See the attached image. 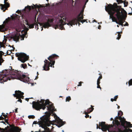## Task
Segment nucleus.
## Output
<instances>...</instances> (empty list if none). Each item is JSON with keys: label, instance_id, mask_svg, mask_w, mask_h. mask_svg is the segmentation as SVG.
I'll use <instances>...</instances> for the list:
<instances>
[{"label": "nucleus", "instance_id": "obj_28", "mask_svg": "<svg viewBox=\"0 0 132 132\" xmlns=\"http://www.w3.org/2000/svg\"><path fill=\"white\" fill-rule=\"evenodd\" d=\"M117 33H118L117 35V38L116 39L119 40L121 36V35L120 34V32H117Z\"/></svg>", "mask_w": 132, "mask_h": 132}, {"label": "nucleus", "instance_id": "obj_42", "mask_svg": "<svg viewBox=\"0 0 132 132\" xmlns=\"http://www.w3.org/2000/svg\"><path fill=\"white\" fill-rule=\"evenodd\" d=\"M82 82L81 81H80L79 82V84L77 85V86H81V84L82 83Z\"/></svg>", "mask_w": 132, "mask_h": 132}, {"label": "nucleus", "instance_id": "obj_27", "mask_svg": "<svg viewBox=\"0 0 132 132\" xmlns=\"http://www.w3.org/2000/svg\"><path fill=\"white\" fill-rule=\"evenodd\" d=\"M118 95H116V96L114 97V98L113 99L112 98H111V101L112 102H113V101H117V98H118Z\"/></svg>", "mask_w": 132, "mask_h": 132}, {"label": "nucleus", "instance_id": "obj_57", "mask_svg": "<svg viewBox=\"0 0 132 132\" xmlns=\"http://www.w3.org/2000/svg\"><path fill=\"white\" fill-rule=\"evenodd\" d=\"M97 22L95 20H94L93 21V22Z\"/></svg>", "mask_w": 132, "mask_h": 132}, {"label": "nucleus", "instance_id": "obj_20", "mask_svg": "<svg viewBox=\"0 0 132 132\" xmlns=\"http://www.w3.org/2000/svg\"><path fill=\"white\" fill-rule=\"evenodd\" d=\"M4 54V53L2 51H0V65H2V63L4 60L2 58V55Z\"/></svg>", "mask_w": 132, "mask_h": 132}, {"label": "nucleus", "instance_id": "obj_30", "mask_svg": "<svg viewBox=\"0 0 132 132\" xmlns=\"http://www.w3.org/2000/svg\"><path fill=\"white\" fill-rule=\"evenodd\" d=\"M21 66H22V67L24 69H25L26 68H27V64H25L24 63L23 64H21Z\"/></svg>", "mask_w": 132, "mask_h": 132}, {"label": "nucleus", "instance_id": "obj_15", "mask_svg": "<svg viewBox=\"0 0 132 132\" xmlns=\"http://www.w3.org/2000/svg\"><path fill=\"white\" fill-rule=\"evenodd\" d=\"M66 23L61 20H60L59 22L57 25H56L55 27V29L59 28L61 30H63L64 28L63 26Z\"/></svg>", "mask_w": 132, "mask_h": 132}, {"label": "nucleus", "instance_id": "obj_46", "mask_svg": "<svg viewBox=\"0 0 132 132\" xmlns=\"http://www.w3.org/2000/svg\"><path fill=\"white\" fill-rule=\"evenodd\" d=\"M14 50H8V51H10L11 52V53H12V52H14ZM7 52H8V50H7V54H9L7 53Z\"/></svg>", "mask_w": 132, "mask_h": 132}, {"label": "nucleus", "instance_id": "obj_35", "mask_svg": "<svg viewBox=\"0 0 132 132\" xmlns=\"http://www.w3.org/2000/svg\"><path fill=\"white\" fill-rule=\"evenodd\" d=\"M126 131L127 132H132V130L129 128L128 129H126Z\"/></svg>", "mask_w": 132, "mask_h": 132}, {"label": "nucleus", "instance_id": "obj_38", "mask_svg": "<svg viewBox=\"0 0 132 132\" xmlns=\"http://www.w3.org/2000/svg\"><path fill=\"white\" fill-rule=\"evenodd\" d=\"M123 22H125V23H126V24H125L123 25L124 26H128L129 24H128V23L127 22H125V20H124Z\"/></svg>", "mask_w": 132, "mask_h": 132}, {"label": "nucleus", "instance_id": "obj_26", "mask_svg": "<svg viewBox=\"0 0 132 132\" xmlns=\"http://www.w3.org/2000/svg\"><path fill=\"white\" fill-rule=\"evenodd\" d=\"M24 94V93L23 92H21V93H19V96L18 97V98H22L23 99L24 98V96L23 95Z\"/></svg>", "mask_w": 132, "mask_h": 132}, {"label": "nucleus", "instance_id": "obj_6", "mask_svg": "<svg viewBox=\"0 0 132 132\" xmlns=\"http://www.w3.org/2000/svg\"><path fill=\"white\" fill-rule=\"evenodd\" d=\"M84 9H82L79 14L78 15L76 18H74L72 20L69 21L67 23V25L70 26H72L73 25H75V24L77 25V23L80 21V22L83 23L84 22L81 20L83 19V12ZM84 22H85V20Z\"/></svg>", "mask_w": 132, "mask_h": 132}, {"label": "nucleus", "instance_id": "obj_61", "mask_svg": "<svg viewBox=\"0 0 132 132\" xmlns=\"http://www.w3.org/2000/svg\"><path fill=\"white\" fill-rule=\"evenodd\" d=\"M37 76H38V75H39V73H38V72H37Z\"/></svg>", "mask_w": 132, "mask_h": 132}, {"label": "nucleus", "instance_id": "obj_11", "mask_svg": "<svg viewBox=\"0 0 132 132\" xmlns=\"http://www.w3.org/2000/svg\"><path fill=\"white\" fill-rule=\"evenodd\" d=\"M118 119L120 120L121 125L124 128H126V127L125 126V119L124 117H122L119 115L118 116H116L115 118V120L113 121V123L117 126H118L120 124V123L118 120Z\"/></svg>", "mask_w": 132, "mask_h": 132}, {"label": "nucleus", "instance_id": "obj_39", "mask_svg": "<svg viewBox=\"0 0 132 132\" xmlns=\"http://www.w3.org/2000/svg\"><path fill=\"white\" fill-rule=\"evenodd\" d=\"M16 98L18 99V100L17 101L20 102L21 103L22 102V100H21V98Z\"/></svg>", "mask_w": 132, "mask_h": 132}, {"label": "nucleus", "instance_id": "obj_25", "mask_svg": "<svg viewBox=\"0 0 132 132\" xmlns=\"http://www.w3.org/2000/svg\"><path fill=\"white\" fill-rule=\"evenodd\" d=\"M4 26L3 25H0V31L4 32L5 30Z\"/></svg>", "mask_w": 132, "mask_h": 132}, {"label": "nucleus", "instance_id": "obj_31", "mask_svg": "<svg viewBox=\"0 0 132 132\" xmlns=\"http://www.w3.org/2000/svg\"><path fill=\"white\" fill-rule=\"evenodd\" d=\"M71 97L70 96H68L66 98V101L69 102L70 100H71Z\"/></svg>", "mask_w": 132, "mask_h": 132}, {"label": "nucleus", "instance_id": "obj_56", "mask_svg": "<svg viewBox=\"0 0 132 132\" xmlns=\"http://www.w3.org/2000/svg\"><path fill=\"white\" fill-rule=\"evenodd\" d=\"M113 120V118H111L110 119V120L112 121Z\"/></svg>", "mask_w": 132, "mask_h": 132}, {"label": "nucleus", "instance_id": "obj_47", "mask_svg": "<svg viewBox=\"0 0 132 132\" xmlns=\"http://www.w3.org/2000/svg\"><path fill=\"white\" fill-rule=\"evenodd\" d=\"M38 122H37V121H34L33 122V124H38Z\"/></svg>", "mask_w": 132, "mask_h": 132}, {"label": "nucleus", "instance_id": "obj_17", "mask_svg": "<svg viewBox=\"0 0 132 132\" xmlns=\"http://www.w3.org/2000/svg\"><path fill=\"white\" fill-rule=\"evenodd\" d=\"M48 110L50 111H52L54 110L55 107L53 105V104H49L47 106Z\"/></svg>", "mask_w": 132, "mask_h": 132}, {"label": "nucleus", "instance_id": "obj_10", "mask_svg": "<svg viewBox=\"0 0 132 132\" xmlns=\"http://www.w3.org/2000/svg\"><path fill=\"white\" fill-rule=\"evenodd\" d=\"M29 30V29L27 28L26 30L25 31L24 30H22L21 32V33H17V34H16L14 35L12 37V39L13 41L16 42L18 41L20 37L22 38V40H24V38L25 37H27V36H26V35L27 34V31Z\"/></svg>", "mask_w": 132, "mask_h": 132}, {"label": "nucleus", "instance_id": "obj_4", "mask_svg": "<svg viewBox=\"0 0 132 132\" xmlns=\"http://www.w3.org/2000/svg\"><path fill=\"white\" fill-rule=\"evenodd\" d=\"M59 57V56L55 54H53L50 56L48 59L50 62L46 60L44 61L45 64L43 67V70L45 71L49 70H50V67L54 68L53 65L55 63V60Z\"/></svg>", "mask_w": 132, "mask_h": 132}, {"label": "nucleus", "instance_id": "obj_58", "mask_svg": "<svg viewBox=\"0 0 132 132\" xmlns=\"http://www.w3.org/2000/svg\"><path fill=\"white\" fill-rule=\"evenodd\" d=\"M117 108L118 109H119L120 108V106H118Z\"/></svg>", "mask_w": 132, "mask_h": 132}, {"label": "nucleus", "instance_id": "obj_19", "mask_svg": "<svg viewBox=\"0 0 132 132\" xmlns=\"http://www.w3.org/2000/svg\"><path fill=\"white\" fill-rule=\"evenodd\" d=\"M4 0V5L1 4V8L2 10H3L4 8L6 7H8L9 6V4L7 3H5V0Z\"/></svg>", "mask_w": 132, "mask_h": 132}, {"label": "nucleus", "instance_id": "obj_37", "mask_svg": "<svg viewBox=\"0 0 132 132\" xmlns=\"http://www.w3.org/2000/svg\"><path fill=\"white\" fill-rule=\"evenodd\" d=\"M2 115L4 117V118H6L8 117L7 116V115H5V114L4 113H2Z\"/></svg>", "mask_w": 132, "mask_h": 132}, {"label": "nucleus", "instance_id": "obj_45", "mask_svg": "<svg viewBox=\"0 0 132 132\" xmlns=\"http://www.w3.org/2000/svg\"><path fill=\"white\" fill-rule=\"evenodd\" d=\"M8 46H9L11 48V50H14L15 49V48L14 47H11V46H10V45H9Z\"/></svg>", "mask_w": 132, "mask_h": 132}, {"label": "nucleus", "instance_id": "obj_50", "mask_svg": "<svg viewBox=\"0 0 132 132\" xmlns=\"http://www.w3.org/2000/svg\"><path fill=\"white\" fill-rule=\"evenodd\" d=\"M117 1L118 3L119 2L122 3L123 2L122 1L120 0H119V1L118 0H117Z\"/></svg>", "mask_w": 132, "mask_h": 132}, {"label": "nucleus", "instance_id": "obj_8", "mask_svg": "<svg viewBox=\"0 0 132 132\" xmlns=\"http://www.w3.org/2000/svg\"><path fill=\"white\" fill-rule=\"evenodd\" d=\"M8 125L10 127V128L8 129L9 128L8 126L4 129L0 128V132H20L21 130V129L18 126H15L14 124Z\"/></svg>", "mask_w": 132, "mask_h": 132}, {"label": "nucleus", "instance_id": "obj_23", "mask_svg": "<svg viewBox=\"0 0 132 132\" xmlns=\"http://www.w3.org/2000/svg\"><path fill=\"white\" fill-rule=\"evenodd\" d=\"M10 16L12 19H15V18H18L19 17V15L15 13L13 14L12 15H11Z\"/></svg>", "mask_w": 132, "mask_h": 132}, {"label": "nucleus", "instance_id": "obj_16", "mask_svg": "<svg viewBox=\"0 0 132 132\" xmlns=\"http://www.w3.org/2000/svg\"><path fill=\"white\" fill-rule=\"evenodd\" d=\"M91 108H89L88 109V110L85 111L84 112V113L86 114V115L85 116V117L86 118H88L89 117V116L88 114L89 113L91 112H92L94 109V108H93L94 106H93L92 105H91Z\"/></svg>", "mask_w": 132, "mask_h": 132}, {"label": "nucleus", "instance_id": "obj_36", "mask_svg": "<svg viewBox=\"0 0 132 132\" xmlns=\"http://www.w3.org/2000/svg\"><path fill=\"white\" fill-rule=\"evenodd\" d=\"M28 117L30 119V118H32V119H34L35 118V117L33 115H31V116H28Z\"/></svg>", "mask_w": 132, "mask_h": 132}, {"label": "nucleus", "instance_id": "obj_44", "mask_svg": "<svg viewBox=\"0 0 132 132\" xmlns=\"http://www.w3.org/2000/svg\"><path fill=\"white\" fill-rule=\"evenodd\" d=\"M99 75H100V76L99 77L98 79H100V80L101 79H102V75H101V73H100L99 74Z\"/></svg>", "mask_w": 132, "mask_h": 132}, {"label": "nucleus", "instance_id": "obj_59", "mask_svg": "<svg viewBox=\"0 0 132 132\" xmlns=\"http://www.w3.org/2000/svg\"><path fill=\"white\" fill-rule=\"evenodd\" d=\"M38 76H37L36 77V79L38 78Z\"/></svg>", "mask_w": 132, "mask_h": 132}, {"label": "nucleus", "instance_id": "obj_64", "mask_svg": "<svg viewBox=\"0 0 132 132\" xmlns=\"http://www.w3.org/2000/svg\"><path fill=\"white\" fill-rule=\"evenodd\" d=\"M91 118V116H90V118Z\"/></svg>", "mask_w": 132, "mask_h": 132}, {"label": "nucleus", "instance_id": "obj_54", "mask_svg": "<svg viewBox=\"0 0 132 132\" xmlns=\"http://www.w3.org/2000/svg\"><path fill=\"white\" fill-rule=\"evenodd\" d=\"M17 108L16 109H15V113H16L17 112Z\"/></svg>", "mask_w": 132, "mask_h": 132}, {"label": "nucleus", "instance_id": "obj_63", "mask_svg": "<svg viewBox=\"0 0 132 132\" xmlns=\"http://www.w3.org/2000/svg\"><path fill=\"white\" fill-rule=\"evenodd\" d=\"M43 30V28H42L41 29V30L42 31Z\"/></svg>", "mask_w": 132, "mask_h": 132}, {"label": "nucleus", "instance_id": "obj_13", "mask_svg": "<svg viewBox=\"0 0 132 132\" xmlns=\"http://www.w3.org/2000/svg\"><path fill=\"white\" fill-rule=\"evenodd\" d=\"M15 55L18 57V60L23 63L28 60L29 58V56L24 53H16Z\"/></svg>", "mask_w": 132, "mask_h": 132}, {"label": "nucleus", "instance_id": "obj_5", "mask_svg": "<svg viewBox=\"0 0 132 132\" xmlns=\"http://www.w3.org/2000/svg\"><path fill=\"white\" fill-rule=\"evenodd\" d=\"M122 11H121L120 12L117 11L115 12L114 14L115 17L117 18L118 21L120 22L119 25L123 26L124 25L123 23L124 20H125L127 17V12L123 8H121Z\"/></svg>", "mask_w": 132, "mask_h": 132}, {"label": "nucleus", "instance_id": "obj_22", "mask_svg": "<svg viewBox=\"0 0 132 132\" xmlns=\"http://www.w3.org/2000/svg\"><path fill=\"white\" fill-rule=\"evenodd\" d=\"M26 25H28L29 26V27L30 28H33L34 27V25L36 24V23H32L31 24H29L28 22L27 21H26Z\"/></svg>", "mask_w": 132, "mask_h": 132}, {"label": "nucleus", "instance_id": "obj_53", "mask_svg": "<svg viewBox=\"0 0 132 132\" xmlns=\"http://www.w3.org/2000/svg\"><path fill=\"white\" fill-rule=\"evenodd\" d=\"M29 98H26L25 100H26V101H28L29 100Z\"/></svg>", "mask_w": 132, "mask_h": 132}, {"label": "nucleus", "instance_id": "obj_60", "mask_svg": "<svg viewBox=\"0 0 132 132\" xmlns=\"http://www.w3.org/2000/svg\"><path fill=\"white\" fill-rule=\"evenodd\" d=\"M4 38H5L6 37L5 36V35H4Z\"/></svg>", "mask_w": 132, "mask_h": 132}, {"label": "nucleus", "instance_id": "obj_24", "mask_svg": "<svg viewBox=\"0 0 132 132\" xmlns=\"http://www.w3.org/2000/svg\"><path fill=\"white\" fill-rule=\"evenodd\" d=\"M126 123V126L127 127V126H128L129 127L131 128L132 127V124H131L129 122H128L126 121H125V123Z\"/></svg>", "mask_w": 132, "mask_h": 132}, {"label": "nucleus", "instance_id": "obj_7", "mask_svg": "<svg viewBox=\"0 0 132 132\" xmlns=\"http://www.w3.org/2000/svg\"><path fill=\"white\" fill-rule=\"evenodd\" d=\"M41 120L38 121V124L39 127L44 129L45 130H49V128L46 126L49 127L51 124H53L52 122L50 121L48 118H43L41 119Z\"/></svg>", "mask_w": 132, "mask_h": 132}, {"label": "nucleus", "instance_id": "obj_48", "mask_svg": "<svg viewBox=\"0 0 132 132\" xmlns=\"http://www.w3.org/2000/svg\"><path fill=\"white\" fill-rule=\"evenodd\" d=\"M128 3V2L126 3V4L125 3H123V4L124 5V7H126L127 5V4Z\"/></svg>", "mask_w": 132, "mask_h": 132}, {"label": "nucleus", "instance_id": "obj_62", "mask_svg": "<svg viewBox=\"0 0 132 132\" xmlns=\"http://www.w3.org/2000/svg\"><path fill=\"white\" fill-rule=\"evenodd\" d=\"M117 27H119V26L118 25H117Z\"/></svg>", "mask_w": 132, "mask_h": 132}, {"label": "nucleus", "instance_id": "obj_12", "mask_svg": "<svg viewBox=\"0 0 132 132\" xmlns=\"http://www.w3.org/2000/svg\"><path fill=\"white\" fill-rule=\"evenodd\" d=\"M97 129L98 128L99 129H101L100 127H101V129L104 131H106L107 130H108L109 132H110V130H111L113 128V127L112 125H106L105 122H100L99 123V126L100 127H99L98 125L97 124Z\"/></svg>", "mask_w": 132, "mask_h": 132}, {"label": "nucleus", "instance_id": "obj_51", "mask_svg": "<svg viewBox=\"0 0 132 132\" xmlns=\"http://www.w3.org/2000/svg\"><path fill=\"white\" fill-rule=\"evenodd\" d=\"M131 10H132L131 12L129 13L128 14L132 15V8H131Z\"/></svg>", "mask_w": 132, "mask_h": 132}, {"label": "nucleus", "instance_id": "obj_14", "mask_svg": "<svg viewBox=\"0 0 132 132\" xmlns=\"http://www.w3.org/2000/svg\"><path fill=\"white\" fill-rule=\"evenodd\" d=\"M46 21L42 23V26L45 28H48L53 24L54 20L48 16H46L45 18Z\"/></svg>", "mask_w": 132, "mask_h": 132}, {"label": "nucleus", "instance_id": "obj_9", "mask_svg": "<svg viewBox=\"0 0 132 132\" xmlns=\"http://www.w3.org/2000/svg\"><path fill=\"white\" fill-rule=\"evenodd\" d=\"M41 7H42L41 5H38L37 4L34 5L33 4L31 6L28 5L27 6H25L24 9L22 10H18L16 11V13H17L18 11H19L20 13L21 12H25L27 14L32 9L33 10L35 9L36 10L37 8L39 9Z\"/></svg>", "mask_w": 132, "mask_h": 132}, {"label": "nucleus", "instance_id": "obj_2", "mask_svg": "<svg viewBox=\"0 0 132 132\" xmlns=\"http://www.w3.org/2000/svg\"><path fill=\"white\" fill-rule=\"evenodd\" d=\"M121 6H118L116 4V6H114L112 5H108L106 8L105 7V10L108 12V14L110 15V19H111L113 22H115L117 24L119 25L120 22L118 20L117 18L115 17L114 16L115 12L117 11L120 12L121 11H122L121 9Z\"/></svg>", "mask_w": 132, "mask_h": 132}, {"label": "nucleus", "instance_id": "obj_52", "mask_svg": "<svg viewBox=\"0 0 132 132\" xmlns=\"http://www.w3.org/2000/svg\"><path fill=\"white\" fill-rule=\"evenodd\" d=\"M101 26L100 25H99L98 27V28L99 29H100Z\"/></svg>", "mask_w": 132, "mask_h": 132}, {"label": "nucleus", "instance_id": "obj_3", "mask_svg": "<svg viewBox=\"0 0 132 132\" xmlns=\"http://www.w3.org/2000/svg\"><path fill=\"white\" fill-rule=\"evenodd\" d=\"M44 100L41 99L40 101H38L36 102L33 101L32 103L33 108L38 111H39L40 109H42L44 110L47 105H49L51 102H50L48 100H47L45 101Z\"/></svg>", "mask_w": 132, "mask_h": 132}, {"label": "nucleus", "instance_id": "obj_49", "mask_svg": "<svg viewBox=\"0 0 132 132\" xmlns=\"http://www.w3.org/2000/svg\"><path fill=\"white\" fill-rule=\"evenodd\" d=\"M97 88H100L101 89V87L100 86V84H97Z\"/></svg>", "mask_w": 132, "mask_h": 132}, {"label": "nucleus", "instance_id": "obj_21", "mask_svg": "<svg viewBox=\"0 0 132 132\" xmlns=\"http://www.w3.org/2000/svg\"><path fill=\"white\" fill-rule=\"evenodd\" d=\"M21 93V91L20 90H16L15 91V94H13V95L15 97H16V98H18L19 95V93Z\"/></svg>", "mask_w": 132, "mask_h": 132}, {"label": "nucleus", "instance_id": "obj_43", "mask_svg": "<svg viewBox=\"0 0 132 132\" xmlns=\"http://www.w3.org/2000/svg\"><path fill=\"white\" fill-rule=\"evenodd\" d=\"M2 115H1L0 116V120H3V119H5V118L3 117H2Z\"/></svg>", "mask_w": 132, "mask_h": 132}, {"label": "nucleus", "instance_id": "obj_33", "mask_svg": "<svg viewBox=\"0 0 132 132\" xmlns=\"http://www.w3.org/2000/svg\"><path fill=\"white\" fill-rule=\"evenodd\" d=\"M85 1V3L84 4V5L83 6L82 8V9H85V5L88 2V0H84V1Z\"/></svg>", "mask_w": 132, "mask_h": 132}, {"label": "nucleus", "instance_id": "obj_55", "mask_svg": "<svg viewBox=\"0 0 132 132\" xmlns=\"http://www.w3.org/2000/svg\"><path fill=\"white\" fill-rule=\"evenodd\" d=\"M0 122H1V123H3L4 124H5V125H6V124H5V122H4V121H1Z\"/></svg>", "mask_w": 132, "mask_h": 132}, {"label": "nucleus", "instance_id": "obj_1", "mask_svg": "<svg viewBox=\"0 0 132 132\" xmlns=\"http://www.w3.org/2000/svg\"><path fill=\"white\" fill-rule=\"evenodd\" d=\"M10 68L5 71H3L0 72V82L2 83L11 79H16L20 80L24 82L28 81L29 78L26 75L22 74L21 71L14 70L12 67L10 66Z\"/></svg>", "mask_w": 132, "mask_h": 132}, {"label": "nucleus", "instance_id": "obj_18", "mask_svg": "<svg viewBox=\"0 0 132 132\" xmlns=\"http://www.w3.org/2000/svg\"><path fill=\"white\" fill-rule=\"evenodd\" d=\"M59 119V121L57 120V126L59 127H60L63 125L64 124V122L62 121V120Z\"/></svg>", "mask_w": 132, "mask_h": 132}, {"label": "nucleus", "instance_id": "obj_34", "mask_svg": "<svg viewBox=\"0 0 132 132\" xmlns=\"http://www.w3.org/2000/svg\"><path fill=\"white\" fill-rule=\"evenodd\" d=\"M129 86L132 85V79H130L128 82Z\"/></svg>", "mask_w": 132, "mask_h": 132}, {"label": "nucleus", "instance_id": "obj_29", "mask_svg": "<svg viewBox=\"0 0 132 132\" xmlns=\"http://www.w3.org/2000/svg\"><path fill=\"white\" fill-rule=\"evenodd\" d=\"M5 45L3 44V43L0 42V47L1 48V47H3V48H5Z\"/></svg>", "mask_w": 132, "mask_h": 132}, {"label": "nucleus", "instance_id": "obj_40", "mask_svg": "<svg viewBox=\"0 0 132 132\" xmlns=\"http://www.w3.org/2000/svg\"><path fill=\"white\" fill-rule=\"evenodd\" d=\"M4 120L5 121L4 122H6V123H7V124H9V123L8 122V119H5Z\"/></svg>", "mask_w": 132, "mask_h": 132}, {"label": "nucleus", "instance_id": "obj_41", "mask_svg": "<svg viewBox=\"0 0 132 132\" xmlns=\"http://www.w3.org/2000/svg\"><path fill=\"white\" fill-rule=\"evenodd\" d=\"M100 79H98L97 81V84H100Z\"/></svg>", "mask_w": 132, "mask_h": 132}, {"label": "nucleus", "instance_id": "obj_32", "mask_svg": "<svg viewBox=\"0 0 132 132\" xmlns=\"http://www.w3.org/2000/svg\"><path fill=\"white\" fill-rule=\"evenodd\" d=\"M123 114V113L122 111H119L118 113V116L119 115V116L121 117V116H122Z\"/></svg>", "mask_w": 132, "mask_h": 132}]
</instances>
